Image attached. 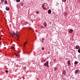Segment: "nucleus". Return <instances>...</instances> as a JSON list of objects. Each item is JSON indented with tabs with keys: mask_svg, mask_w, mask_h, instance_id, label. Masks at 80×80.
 I'll return each instance as SVG.
<instances>
[{
	"mask_svg": "<svg viewBox=\"0 0 80 80\" xmlns=\"http://www.w3.org/2000/svg\"><path fill=\"white\" fill-rule=\"evenodd\" d=\"M16 2H20V0H16Z\"/></svg>",
	"mask_w": 80,
	"mask_h": 80,
	"instance_id": "dca6fc26",
	"label": "nucleus"
},
{
	"mask_svg": "<svg viewBox=\"0 0 80 80\" xmlns=\"http://www.w3.org/2000/svg\"><path fill=\"white\" fill-rule=\"evenodd\" d=\"M66 13H67V12L65 13V15H67V14H66Z\"/></svg>",
	"mask_w": 80,
	"mask_h": 80,
	"instance_id": "c85d7f7f",
	"label": "nucleus"
},
{
	"mask_svg": "<svg viewBox=\"0 0 80 80\" xmlns=\"http://www.w3.org/2000/svg\"><path fill=\"white\" fill-rule=\"evenodd\" d=\"M42 40H45V38H42Z\"/></svg>",
	"mask_w": 80,
	"mask_h": 80,
	"instance_id": "bb28decb",
	"label": "nucleus"
},
{
	"mask_svg": "<svg viewBox=\"0 0 80 80\" xmlns=\"http://www.w3.org/2000/svg\"><path fill=\"white\" fill-rule=\"evenodd\" d=\"M48 14H51L52 13V11L51 9H49L48 11Z\"/></svg>",
	"mask_w": 80,
	"mask_h": 80,
	"instance_id": "423d86ee",
	"label": "nucleus"
},
{
	"mask_svg": "<svg viewBox=\"0 0 80 80\" xmlns=\"http://www.w3.org/2000/svg\"><path fill=\"white\" fill-rule=\"evenodd\" d=\"M80 71V70L79 69H77V70H76L75 71V74H77V73H78Z\"/></svg>",
	"mask_w": 80,
	"mask_h": 80,
	"instance_id": "20e7f679",
	"label": "nucleus"
},
{
	"mask_svg": "<svg viewBox=\"0 0 80 80\" xmlns=\"http://www.w3.org/2000/svg\"><path fill=\"white\" fill-rule=\"evenodd\" d=\"M15 55H16V57H18V55H17V54H15Z\"/></svg>",
	"mask_w": 80,
	"mask_h": 80,
	"instance_id": "cd10ccee",
	"label": "nucleus"
},
{
	"mask_svg": "<svg viewBox=\"0 0 80 80\" xmlns=\"http://www.w3.org/2000/svg\"><path fill=\"white\" fill-rule=\"evenodd\" d=\"M30 28V29H32V28Z\"/></svg>",
	"mask_w": 80,
	"mask_h": 80,
	"instance_id": "c756f323",
	"label": "nucleus"
},
{
	"mask_svg": "<svg viewBox=\"0 0 80 80\" xmlns=\"http://www.w3.org/2000/svg\"><path fill=\"white\" fill-rule=\"evenodd\" d=\"M11 34L14 35V36H16V37H17L18 38V39H17V40H18V39H19V35H18V34H17V33H15L13 32Z\"/></svg>",
	"mask_w": 80,
	"mask_h": 80,
	"instance_id": "f257e3e1",
	"label": "nucleus"
},
{
	"mask_svg": "<svg viewBox=\"0 0 80 80\" xmlns=\"http://www.w3.org/2000/svg\"><path fill=\"white\" fill-rule=\"evenodd\" d=\"M36 13H37V14H38V13H39V12H36Z\"/></svg>",
	"mask_w": 80,
	"mask_h": 80,
	"instance_id": "b1692460",
	"label": "nucleus"
},
{
	"mask_svg": "<svg viewBox=\"0 0 80 80\" xmlns=\"http://www.w3.org/2000/svg\"><path fill=\"white\" fill-rule=\"evenodd\" d=\"M12 36V37H14V35H13V34H11Z\"/></svg>",
	"mask_w": 80,
	"mask_h": 80,
	"instance_id": "393cba45",
	"label": "nucleus"
},
{
	"mask_svg": "<svg viewBox=\"0 0 80 80\" xmlns=\"http://www.w3.org/2000/svg\"><path fill=\"white\" fill-rule=\"evenodd\" d=\"M44 65L47 67H49V66H48V61H47L44 64Z\"/></svg>",
	"mask_w": 80,
	"mask_h": 80,
	"instance_id": "7ed1b4c3",
	"label": "nucleus"
},
{
	"mask_svg": "<svg viewBox=\"0 0 80 80\" xmlns=\"http://www.w3.org/2000/svg\"><path fill=\"white\" fill-rule=\"evenodd\" d=\"M57 69H58V68H54V71H57Z\"/></svg>",
	"mask_w": 80,
	"mask_h": 80,
	"instance_id": "ddd939ff",
	"label": "nucleus"
},
{
	"mask_svg": "<svg viewBox=\"0 0 80 80\" xmlns=\"http://www.w3.org/2000/svg\"><path fill=\"white\" fill-rule=\"evenodd\" d=\"M42 8H43V7H44V4H42Z\"/></svg>",
	"mask_w": 80,
	"mask_h": 80,
	"instance_id": "a878e982",
	"label": "nucleus"
},
{
	"mask_svg": "<svg viewBox=\"0 0 80 80\" xmlns=\"http://www.w3.org/2000/svg\"><path fill=\"white\" fill-rule=\"evenodd\" d=\"M27 43V42H25L24 43V44H23V46L24 47H25V45H26V44Z\"/></svg>",
	"mask_w": 80,
	"mask_h": 80,
	"instance_id": "9b49d317",
	"label": "nucleus"
},
{
	"mask_svg": "<svg viewBox=\"0 0 80 80\" xmlns=\"http://www.w3.org/2000/svg\"><path fill=\"white\" fill-rule=\"evenodd\" d=\"M35 18V15L33 14H31L30 16V18L31 20H34Z\"/></svg>",
	"mask_w": 80,
	"mask_h": 80,
	"instance_id": "f03ea898",
	"label": "nucleus"
},
{
	"mask_svg": "<svg viewBox=\"0 0 80 80\" xmlns=\"http://www.w3.org/2000/svg\"><path fill=\"white\" fill-rule=\"evenodd\" d=\"M79 50H80V48H79Z\"/></svg>",
	"mask_w": 80,
	"mask_h": 80,
	"instance_id": "c9c22d12",
	"label": "nucleus"
},
{
	"mask_svg": "<svg viewBox=\"0 0 80 80\" xmlns=\"http://www.w3.org/2000/svg\"><path fill=\"white\" fill-rule=\"evenodd\" d=\"M80 48V46L79 45H76V49H78V48Z\"/></svg>",
	"mask_w": 80,
	"mask_h": 80,
	"instance_id": "6e6552de",
	"label": "nucleus"
},
{
	"mask_svg": "<svg viewBox=\"0 0 80 80\" xmlns=\"http://www.w3.org/2000/svg\"><path fill=\"white\" fill-rule=\"evenodd\" d=\"M7 0H5L4 1V3L5 4H7Z\"/></svg>",
	"mask_w": 80,
	"mask_h": 80,
	"instance_id": "f8f14e48",
	"label": "nucleus"
},
{
	"mask_svg": "<svg viewBox=\"0 0 80 80\" xmlns=\"http://www.w3.org/2000/svg\"><path fill=\"white\" fill-rule=\"evenodd\" d=\"M62 73L63 74L65 75L66 74V71L65 70H64L63 71V72H62Z\"/></svg>",
	"mask_w": 80,
	"mask_h": 80,
	"instance_id": "1a4fd4ad",
	"label": "nucleus"
},
{
	"mask_svg": "<svg viewBox=\"0 0 80 80\" xmlns=\"http://www.w3.org/2000/svg\"><path fill=\"white\" fill-rule=\"evenodd\" d=\"M66 0H62V2H65V1H66Z\"/></svg>",
	"mask_w": 80,
	"mask_h": 80,
	"instance_id": "4be33fe9",
	"label": "nucleus"
},
{
	"mask_svg": "<svg viewBox=\"0 0 80 80\" xmlns=\"http://www.w3.org/2000/svg\"><path fill=\"white\" fill-rule=\"evenodd\" d=\"M6 10L8 11V10H10V8H9L8 7H6Z\"/></svg>",
	"mask_w": 80,
	"mask_h": 80,
	"instance_id": "9d476101",
	"label": "nucleus"
},
{
	"mask_svg": "<svg viewBox=\"0 0 80 80\" xmlns=\"http://www.w3.org/2000/svg\"><path fill=\"white\" fill-rule=\"evenodd\" d=\"M43 8V9H44V10H45V9H46V8H45V7H43V8Z\"/></svg>",
	"mask_w": 80,
	"mask_h": 80,
	"instance_id": "5701e85b",
	"label": "nucleus"
},
{
	"mask_svg": "<svg viewBox=\"0 0 80 80\" xmlns=\"http://www.w3.org/2000/svg\"><path fill=\"white\" fill-rule=\"evenodd\" d=\"M4 48H5V49L6 48V47H4Z\"/></svg>",
	"mask_w": 80,
	"mask_h": 80,
	"instance_id": "2f4dec72",
	"label": "nucleus"
},
{
	"mask_svg": "<svg viewBox=\"0 0 80 80\" xmlns=\"http://www.w3.org/2000/svg\"><path fill=\"white\" fill-rule=\"evenodd\" d=\"M78 52L79 53H80V50L79 49V48L78 50Z\"/></svg>",
	"mask_w": 80,
	"mask_h": 80,
	"instance_id": "6ab92c4d",
	"label": "nucleus"
},
{
	"mask_svg": "<svg viewBox=\"0 0 80 80\" xmlns=\"http://www.w3.org/2000/svg\"><path fill=\"white\" fill-rule=\"evenodd\" d=\"M4 1H5V0H1V2L2 3H3Z\"/></svg>",
	"mask_w": 80,
	"mask_h": 80,
	"instance_id": "a211bd4d",
	"label": "nucleus"
},
{
	"mask_svg": "<svg viewBox=\"0 0 80 80\" xmlns=\"http://www.w3.org/2000/svg\"><path fill=\"white\" fill-rule=\"evenodd\" d=\"M44 23H45V25H44V26H45V27H47V23H46V22H44Z\"/></svg>",
	"mask_w": 80,
	"mask_h": 80,
	"instance_id": "f3484780",
	"label": "nucleus"
},
{
	"mask_svg": "<svg viewBox=\"0 0 80 80\" xmlns=\"http://www.w3.org/2000/svg\"><path fill=\"white\" fill-rule=\"evenodd\" d=\"M68 66L71 65V62L70 60H68Z\"/></svg>",
	"mask_w": 80,
	"mask_h": 80,
	"instance_id": "39448f33",
	"label": "nucleus"
},
{
	"mask_svg": "<svg viewBox=\"0 0 80 80\" xmlns=\"http://www.w3.org/2000/svg\"><path fill=\"white\" fill-rule=\"evenodd\" d=\"M78 59H80V54H79V55H78Z\"/></svg>",
	"mask_w": 80,
	"mask_h": 80,
	"instance_id": "4468645a",
	"label": "nucleus"
},
{
	"mask_svg": "<svg viewBox=\"0 0 80 80\" xmlns=\"http://www.w3.org/2000/svg\"><path fill=\"white\" fill-rule=\"evenodd\" d=\"M41 49H42V50H44V48H43V47H42Z\"/></svg>",
	"mask_w": 80,
	"mask_h": 80,
	"instance_id": "aec40b11",
	"label": "nucleus"
},
{
	"mask_svg": "<svg viewBox=\"0 0 80 80\" xmlns=\"http://www.w3.org/2000/svg\"><path fill=\"white\" fill-rule=\"evenodd\" d=\"M0 40H1V38H0Z\"/></svg>",
	"mask_w": 80,
	"mask_h": 80,
	"instance_id": "f704fd0d",
	"label": "nucleus"
},
{
	"mask_svg": "<svg viewBox=\"0 0 80 80\" xmlns=\"http://www.w3.org/2000/svg\"><path fill=\"white\" fill-rule=\"evenodd\" d=\"M78 62L75 61V62L74 64H78Z\"/></svg>",
	"mask_w": 80,
	"mask_h": 80,
	"instance_id": "2eb2a0df",
	"label": "nucleus"
},
{
	"mask_svg": "<svg viewBox=\"0 0 80 80\" xmlns=\"http://www.w3.org/2000/svg\"><path fill=\"white\" fill-rule=\"evenodd\" d=\"M20 63L21 64H22V63H23V62H20Z\"/></svg>",
	"mask_w": 80,
	"mask_h": 80,
	"instance_id": "7c9ffc66",
	"label": "nucleus"
},
{
	"mask_svg": "<svg viewBox=\"0 0 80 80\" xmlns=\"http://www.w3.org/2000/svg\"><path fill=\"white\" fill-rule=\"evenodd\" d=\"M41 27H42V28H43V26H41Z\"/></svg>",
	"mask_w": 80,
	"mask_h": 80,
	"instance_id": "72a5a7b5",
	"label": "nucleus"
},
{
	"mask_svg": "<svg viewBox=\"0 0 80 80\" xmlns=\"http://www.w3.org/2000/svg\"><path fill=\"white\" fill-rule=\"evenodd\" d=\"M5 72H6V73H8V71L7 70H6L5 71Z\"/></svg>",
	"mask_w": 80,
	"mask_h": 80,
	"instance_id": "412c9836",
	"label": "nucleus"
},
{
	"mask_svg": "<svg viewBox=\"0 0 80 80\" xmlns=\"http://www.w3.org/2000/svg\"><path fill=\"white\" fill-rule=\"evenodd\" d=\"M15 48V47H13L12 48Z\"/></svg>",
	"mask_w": 80,
	"mask_h": 80,
	"instance_id": "473e14b6",
	"label": "nucleus"
},
{
	"mask_svg": "<svg viewBox=\"0 0 80 80\" xmlns=\"http://www.w3.org/2000/svg\"><path fill=\"white\" fill-rule=\"evenodd\" d=\"M73 32V30H72V29H70L69 30V32L70 33H72V32Z\"/></svg>",
	"mask_w": 80,
	"mask_h": 80,
	"instance_id": "0eeeda50",
	"label": "nucleus"
}]
</instances>
